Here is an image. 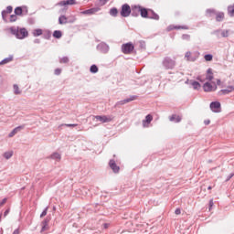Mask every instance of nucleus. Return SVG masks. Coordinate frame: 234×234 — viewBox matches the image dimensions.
<instances>
[{"mask_svg":"<svg viewBox=\"0 0 234 234\" xmlns=\"http://www.w3.org/2000/svg\"><path fill=\"white\" fill-rule=\"evenodd\" d=\"M229 29H218L214 32L216 36L221 35V37H229Z\"/></svg>","mask_w":234,"mask_h":234,"instance_id":"f8f14e48","label":"nucleus"},{"mask_svg":"<svg viewBox=\"0 0 234 234\" xmlns=\"http://www.w3.org/2000/svg\"><path fill=\"white\" fill-rule=\"evenodd\" d=\"M4 204H6V198H4V199L0 202V206H3Z\"/></svg>","mask_w":234,"mask_h":234,"instance_id":"6e6d98bb","label":"nucleus"},{"mask_svg":"<svg viewBox=\"0 0 234 234\" xmlns=\"http://www.w3.org/2000/svg\"><path fill=\"white\" fill-rule=\"evenodd\" d=\"M170 122H175V123H180L182 122V117L180 115L174 114L169 117Z\"/></svg>","mask_w":234,"mask_h":234,"instance_id":"4be33fe9","label":"nucleus"},{"mask_svg":"<svg viewBox=\"0 0 234 234\" xmlns=\"http://www.w3.org/2000/svg\"><path fill=\"white\" fill-rule=\"evenodd\" d=\"M131 12H132L131 6L125 4L122 6L121 16L122 17H129V16H131Z\"/></svg>","mask_w":234,"mask_h":234,"instance_id":"1a4fd4ad","label":"nucleus"},{"mask_svg":"<svg viewBox=\"0 0 234 234\" xmlns=\"http://www.w3.org/2000/svg\"><path fill=\"white\" fill-rule=\"evenodd\" d=\"M68 5H76V0H63L56 4V6H67Z\"/></svg>","mask_w":234,"mask_h":234,"instance_id":"4468645a","label":"nucleus"},{"mask_svg":"<svg viewBox=\"0 0 234 234\" xmlns=\"http://www.w3.org/2000/svg\"><path fill=\"white\" fill-rule=\"evenodd\" d=\"M153 122V115L148 114L145 116V120L143 121V127H149V124Z\"/></svg>","mask_w":234,"mask_h":234,"instance_id":"a211bd4d","label":"nucleus"},{"mask_svg":"<svg viewBox=\"0 0 234 234\" xmlns=\"http://www.w3.org/2000/svg\"><path fill=\"white\" fill-rule=\"evenodd\" d=\"M63 125L65 127H77L78 126V124H61V125L58 126V128L63 127Z\"/></svg>","mask_w":234,"mask_h":234,"instance_id":"a18cd8bd","label":"nucleus"},{"mask_svg":"<svg viewBox=\"0 0 234 234\" xmlns=\"http://www.w3.org/2000/svg\"><path fill=\"white\" fill-rule=\"evenodd\" d=\"M221 83H222V81L219 79H218L217 80V85H220Z\"/></svg>","mask_w":234,"mask_h":234,"instance_id":"bf43d9fd","label":"nucleus"},{"mask_svg":"<svg viewBox=\"0 0 234 234\" xmlns=\"http://www.w3.org/2000/svg\"><path fill=\"white\" fill-rule=\"evenodd\" d=\"M23 15V8L20 6L15 8V16H22Z\"/></svg>","mask_w":234,"mask_h":234,"instance_id":"f704fd0d","label":"nucleus"},{"mask_svg":"<svg viewBox=\"0 0 234 234\" xmlns=\"http://www.w3.org/2000/svg\"><path fill=\"white\" fill-rule=\"evenodd\" d=\"M193 81V80H186L185 81L186 85H190L191 86V82Z\"/></svg>","mask_w":234,"mask_h":234,"instance_id":"09e8293b","label":"nucleus"},{"mask_svg":"<svg viewBox=\"0 0 234 234\" xmlns=\"http://www.w3.org/2000/svg\"><path fill=\"white\" fill-rule=\"evenodd\" d=\"M0 222H1V215H0Z\"/></svg>","mask_w":234,"mask_h":234,"instance_id":"69168bd1","label":"nucleus"},{"mask_svg":"<svg viewBox=\"0 0 234 234\" xmlns=\"http://www.w3.org/2000/svg\"><path fill=\"white\" fill-rule=\"evenodd\" d=\"M13 89L15 94H21V91L19 90V86H17V84H14Z\"/></svg>","mask_w":234,"mask_h":234,"instance_id":"4c0bfd02","label":"nucleus"},{"mask_svg":"<svg viewBox=\"0 0 234 234\" xmlns=\"http://www.w3.org/2000/svg\"><path fill=\"white\" fill-rule=\"evenodd\" d=\"M228 12H229V16H230V17L234 16V5H229L228 7Z\"/></svg>","mask_w":234,"mask_h":234,"instance_id":"72a5a7b5","label":"nucleus"},{"mask_svg":"<svg viewBox=\"0 0 234 234\" xmlns=\"http://www.w3.org/2000/svg\"><path fill=\"white\" fill-rule=\"evenodd\" d=\"M107 1H109V0H100V3H102L103 5H105V3H107Z\"/></svg>","mask_w":234,"mask_h":234,"instance_id":"052dcab7","label":"nucleus"},{"mask_svg":"<svg viewBox=\"0 0 234 234\" xmlns=\"http://www.w3.org/2000/svg\"><path fill=\"white\" fill-rule=\"evenodd\" d=\"M59 63H69V58L63 57L59 59Z\"/></svg>","mask_w":234,"mask_h":234,"instance_id":"79ce46f5","label":"nucleus"},{"mask_svg":"<svg viewBox=\"0 0 234 234\" xmlns=\"http://www.w3.org/2000/svg\"><path fill=\"white\" fill-rule=\"evenodd\" d=\"M140 15H141L142 17L148 18L149 10L147 11L145 8L141 7V13H140Z\"/></svg>","mask_w":234,"mask_h":234,"instance_id":"cd10ccee","label":"nucleus"},{"mask_svg":"<svg viewBox=\"0 0 234 234\" xmlns=\"http://www.w3.org/2000/svg\"><path fill=\"white\" fill-rule=\"evenodd\" d=\"M175 213H176V215H180V213H182V211L180 210V208H176Z\"/></svg>","mask_w":234,"mask_h":234,"instance_id":"603ef678","label":"nucleus"},{"mask_svg":"<svg viewBox=\"0 0 234 234\" xmlns=\"http://www.w3.org/2000/svg\"><path fill=\"white\" fill-rule=\"evenodd\" d=\"M233 176H234V174L232 173V174H229V176L227 177V182L229 181V180H231V178H233Z\"/></svg>","mask_w":234,"mask_h":234,"instance_id":"8fccbe9b","label":"nucleus"},{"mask_svg":"<svg viewBox=\"0 0 234 234\" xmlns=\"http://www.w3.org/2000/svg\"><path fill=\"white\" fill-rule=\"evenodd\" d=\"M213 70L211 69H208L207 70L206 80L207 81H213Z\"/></svg>","mask_w":234,"mask_h":234,"instance_id":"5701e85b","label":"nucleus"},{"mask_svg":"<svg viewBox=\"0 0 234 234\" xmlns=\"http://www.w3.org/2000/svg\"><path fill=\"white\" fill-rule=\"evenodd\" d=\"M97 50L99 52H101V54H107L109 52V50H111V48L109 47V45L105 42H101L98 46H97Z\"/></svg>","mask_w":234,"mask_h":234,"instance_id":"6e6552de","label":"nucleus"},{"mask_svg":"<svg viewBox=\"0 0 234 234\" xmlns=\"http://www.w3.org/2000/svg\"><path fill=\"white\" fill-rule=\"evenodd\" d=\"M104 227L107 228V224H104Z\"/></svg>","mask_w":234,"mask_h":234,"instance_id":"e2e57ef3","label":"nucleus"},{"mask_svg":"<svg viewBox=\"0 0 234 234\" xmlns=\"http://www.w3.org/2000/svg\"><path fill=\"white\" fill-rule=\"evenodd\" d=\"M90 72H91V74H96L98 72V66L96 65H91L90 68Z\"/></svg>","mask_w":234,"mask_h":234,"instance_id":"c9c22d12","label":"nucleus"},{"mask_svg":"<svg viewBox=\"0 0 234 234\" xmlns=\"http://www.w3.org/2000/svg\"><path fill=\"white\" fill-rule=\"evenodd\" d=\"M134 100H136V96H131L128 99L117 101L115 103V107H120V105H125V103H130V101H134Z\"/></svg>","mask_w":234,"mask_h":234,"instance_id":"9b49d317","label":"nucleus"},{"mask_svg":"<svg viewBox=\"0 0 234 234\" xmlns=\"http://www.w3.org/2000/svg\"><path fill=\"white\" fill-rule=\"evenodd\" d=\"M83 190H84V195H87V189L83 188Z\"/></svg>","mask_w":234,"mask_h":234,"instance_id":"680f3d73","label":"nucleus"},{"mask_svg":"<svg viewBox=\"0 0 234 234\" xmlns=\"http://www.w3.org/2000/svg\"><path fill=\"white\" fill-rule=\"evenodd\" d=\"M174 28H176V30H179V28H184L185 30H187V27H175V26H169L167 27L168 32L171 30H174Z\"/></svg>","mask_w":234,"mask_h":234,"instance_id":"7c9ffc66","label":"nucleus"},{"mask_svg":"<svg viewBox=\"0 0 234 234\" xmlns=\"http://www.w3.org/2000/svg\"><path fill=\"white\" fill-rule=\"evenodd\" d=\"M233 90H234V86H233Z\"/></svg>","mask_w":234,"mask_h":234,"instance_id":"338daca9","label":"nucleus"},{"mask_svg":"<svg viewBox=\"0 0 234 234\" xmlns=\"http://www.w3.org/2000/svg\"><path fill=\"white\" fill-rule=\"evenodd\" d=\"M133 50H134V45H133V43H131V42L123 44L122 46V54H131V52H133Z\"/></svg>","mask_w":234,"mask_h":234,"instance_id":"0eeeda50","label":"nucleus"},{"mask_svg":"<svg viewBox=\"0 0 234 234\" xmlns=\"http://www.w3.org/2000/svg\"><path fill=\"white\" fill-rule=\"evenodd\" d=\"M55 74H56V76H59V74H61V69H56Z\"/></svg>","mask_w":234,"mask_h":234,"instance_id":"49530a36","label":"nucleus"},{"mask_svg":"<svg viewBox=\"0 0 234 234\" xmlns=\"http://www.w3.org/2000/svg\"><path fill=\"white\" fill-rule=\"evenodd\" d=\"M114 117L112 115H96L94 116V119L97 122H101V123H109L110 122H112Z\"/></svg>","mask_w":234,"mask_h":234,"instance_id":"20e7f679","label":"nucleus"},{"mask_svg":"<svg viewBox=\"0 0 234 234\" xmlns=\"http://www.w3.org/2000/svg\"><path fill=\"white\" fill-rule=\"evenodd\" d=\"M175 65H176V62H175V60H173L169 57L165 58L163 60V66L165 67V69H175Z\"/></svg>","mask_w":234,"mask_h":234,"instance_id":"39448f33","label":"nucleus"},{"mask_svg":"<svg viewBox=\"0 0 234 234\" xmlns=\"http://www.w3.org/2000/svg\"><path fill=\"white\" fill-rule=\"evenodd\" d=\"M74 21H76V16H70L69 20L65 15H61L58 17V25H67V23H74Z\"/></svg>","mask_w":234,"mask_h":234,"instance_id":"423d86ee","label":"nucleus"},{"mask_svg":"<svg viewBox=\"0 0 234 234\" xmlns=\"http://www.w3.org/2000/svg\"><path fill=\"white\" fill-rule=\"evenodd\" d=\"M233 90V86H228L226 89L220 90L218 91L219 96H226L228 94H230V92Z\"/></svg>","mask_w":234,"mask_h":234,"instance_id":"2eb2a0df","label":"nucleus"},{"mask_svg":"<svg viewBox=\"0 0 234 234\" xmlns=\"http://www.w3.org/2000/svg\"><path fill=\"white\" fill-rule=\"evenodd\" d=\"M204 59L207 61H213V55L211 54H207L204 56Z\"/></svg>","mask_w":234,"mask_h":234,"instance_id":"ea45409f","label":"nucleus"},{"mask_svg":"<svg viewBox=\"0 0 234 234\" xmlns=\"http://www.w3.org/2000/svg\"><path fill=\"white\" fill-rule=\"evenodd\" d=\"M218 87L215 82H209L207 81L203 84V90L205 92H215L217 90Z\"/></svg>","mask_w":234,"mask_h":234,"instance_id":"7ed1b4c3","label":"nucleus"},{"mask_svg":"<svg viewBox=\"0 0 234 234\" xmlns=\"http://www.w3.org/2000/svg\"><path fill=\"white\" fill-rule=\"evenodd\" d=\"M148 19H155V21H158V19H160V16H158V14L154 13V11L149 9Z\"/></svg>","mask_w":234,"mask_h":234,"instance_id":"412c9836","label":"nucleus"},{"mask_svg":"<svg viewBox=\"0 0 234 234\" xmlns=\"http://www.w3.org/2000/svg\"><path fill=\"white\" fill-rule=\"evenodd\" d=\"M23 129H25V125H21V126H17L9 134V138H14V136H16V134H17V133H19V131H23Z\"/></svg>","mask_w":234,"mask_h":234,"instance_id":"f3484780","label":"nucleus"},{"mask_svg":"<svg viewBox=\"0 0 234 234\" xmlns=\"http://www.w3.org/2000/svg\"><path fill=\"white\" fill-rule=\"evenodd\" d=\"M19 233H21V229H15L13 232V234H19Z\"/></svg>","mask_w":234,"mask_h":234,"instance_id":"3c124183","label":"nucleus"},{"mask_svg":"<svg viewBox=\"0 0 234 234\" xmlns=\"http://www.w3.org/2000/svg\"><path fill=\"white\" fill-rule=\"evenodd\" d=\"M34 43L39 44V43H41V41L38 38H37V39L34 40Z\"/></svg>","mask_w":234,"mask_h":234,"instance_id":"13d9d810","label":"nucleus"},{"mask_svg":"<svg viewBox=\"0 0 234 234\" xmlns=\"http://www.w3.org/2000/svg\"><path fill=\"white\" fill-rule=\"evenodd\" d=\"M96 12H100V7L90 8L85 11H82L80 14L83 16H92V14H96Z\"/></svg>","mask_w":234,"mask_h":234,"instance_id":"ddd939ff","label":"nucleus"},{"mask_svg":"<svg viewBox=\"0 0 234 234\" xmlns=\"http://www.w3.org/2000/svg\"><path fill=\"white\" fill-rule=\"evenodd\" d=\"M32 35L34 36V37H37L39 36H42L43 35V29H34L33 32H32Z\"/></svg>","mask_w":234,"mask_h":234,"instance_id":"a878e982","label":"nucleus"},{"mask_svg":"<svg viewBox=\"0 0 234 234\" xmlns=\"http://www.w3.org/2000/svg\"><path fill=\"white\" fill-rule=\"evenodd\" d=\"M208 189H211V186H208Z\"/></svg>","mask_w":234,"mask_h":234,"instance_id":"0e129e2a","label":"nucleus"},{"mask_svg":"<svg viewBox=\"0 0 234 234\" xmlns=\"http://www.w3.org/2000/svg\"><path fill=\"white\" fill-rule=\"evenodd\" d=\"M10 23H15V21H17V16L16 15H11L9 17Z\"/></svg>","mask_w":234,"mask_h":234,"instance_id":"a19ab883","label":"nucleus"},{"mask_svg":"<svg viewBox=\"0 0 234 234\" xmlns=\"http://www.w3.org/2000/svg\"><path fill=\"white\" fill-rule=\"evenodd\" d=\"M110 15H111V16H113V17H115V16H118V9H116V8H112V9L110 10Z\"/></svg>","mask_w":234,"mask_h":234,"instance_id":"58836bf2","label":"nucleus"},{"mask_svg":"<svg viewBox=\"0 0 234 234\" xmlns=\"http://www.w3.org/2000/svg\"><path fill=\"white\" fill-rule=\"evenodd\" d=\"M13 10H14V8L12 7V5H8L6 7V10L2 11V17H3L4 21H6V15L12 14Z\"/></svg>","mask_w":234,"mask_h":234,"instance_id":"aec40b11","label":"nucleus"},{"mask_svg":"<svg viewBox=\"0 0 234 234\" xmlns=\"http://www.w3.org/2000/svg\"><path fill=\"white\" fill-rule=\"evenodd\" d=\"M51 159L59 161L61 160V154H59V153H54L51 154Z\"/></svg>","mask_w":234,"mask_h":234,"instance_id":"2f4dec72","label":"nucleus"},{"mask_svg":"<svg viewBox=\"0 0 234 234\" xmlns=\"http://www.w3.org/2000/svg\"><path fill=\"white\" fill-rule=\"evenodd\" d=\"M182 39H185L186 41H189V39H191V36L185 34L182 36Z\"/></svg>","mask_w":234,"mask_h":234,"instance_id":"c03bdc74","label":"nucleus"},{"mask_svg":"<svg viewBox=\"0 0 234 234\" xmlns=\"http://www.w3.org/2000/svg\"><path fill=\"white\" fill-rule=\"evenodd\" d=\"M63 36V33L60 30H55L53 32V37L56 39H60V37Z\"/></svg>","mask_w":234,"mask_h":234,"instance_id":"c85d7f7f","label":"nucleus"},{"mask_svg":"<svg viewBox=\"0 0 234 234\" xmlns=\"http://www.w3.org/2000/svg\"><path fill=\"white\" fill-rule=\"evenodd\" d=\"M215 205V203L213 202V199L209 200V211H211V207H213V206Z\"/></svg>","mask_w":234,"mask_h":234,"instance_id":"de8ad7c7","label":"nucleus"},{"mask_svg":"<svg viewBox=\"0 0 234 234\" xmlns=\"http://www.w3.org/2000/svg\"><path fill=\"white\" fill-rule=\"evenodd\" d=\"M48 218H46L43 222H42V229L41 231H46L47 228L48 227Z\"/></svg>","mask_w":234,"mask_h":234,"instance_id":"473e14b6","label":"nucleus"},{"mask_svg":"<svg viewBox=\"0 0 234 234\" xmlns=\"http://www.w3.org/2000/svg\"><path fill=\"white\" fill-rule=\"evenodd\" d=\"M11 34L16 37V39H25V37H28V31L27 28H19L16 27H12L9 28Z\"/></svg>","mask_w":234,"mask_h":234,"instance_id":"f257e3e1","label":"nucleus"},{"mask_svg":"<svg viewBox=\"0 0 234 234\" xmlns=\"http://www.w3.org/2000/svg\"><path fill=\"white\" fill-rule=\"evenodd\" d=\"M109 165L113 173H120V166L116 165V162L114 160H110Z\"/></svg>","mask_w":234,"mask_h":234,"instance_id":"6ab92c4d","label":"nucleus"},{"mask_svg":"<svg viewBox=\"0 0 234 234\" xmlns=\"http://www.w3.org/2000/svg\"><path fill=\"white\" fill-rule=\"evenodd\" d=\"M197 81H201V83H203L204 80H202L201 76L197 77Z\"/></svg>","mask_w":234,"mask_h":234,"instance_id":"864d4df0","label":"nucleus"},{"mask_svg":"<svg viewBox=\"0 0 234 234\" xmlns=\"http://www.w3.org/2000/svg\"><path fill=\"white\" fill-rule=\"evenodd\" d=\"M190 87H192L194 89V90H198L200 89V84L198 83V81L197 80H192Z\"/></svg>","mask_w":234,"mask_h":234,"instance_id":"393cba45","label":"nucleus"},{"mask_svg":"<svg viewBox=\"0 0 234 234\" xmlns=\"http://www.w3.org/2000/svg\"><path fill=\"white\" fill-rule=\"evenodd\" d=\"M198 58H200V52L198 51H195V52L187 51L185 54L186 61H190L191 63H194V61H197Z\"/></svg>","mask_w":234,"mask_h":234,"instance_id":"f03ea898","label":"nucleus"},{"mask_svg":"<svg viewBox=\"0 0 234 234\" xmlns=\"http://www.w3.org/2000/svg\"><path fill=\"white\" fill-rule=\"evenodd\" d=\"M10 213V209H6L4 213V217H6Z\"/></svg>","mask_w":234,"mask_h":234,"instance_id":"4d7b16f0","label":"nucleus"},{"mask_svg":"<svg viewBox=\"0 0 234 234\" xmlns=\"http://www.w3.org/2000/svg\"><path fill=\"white\" fill-rule=\"evenodd\" d=\"M3 156L5 158V160H10V158L14 156V151H7L4 153Z\"/></svg>","mask_w":234,"mask_h":234,"instance_id":"bb28decb","label":"nucleus"},{"mask_svg":"<svg viewBox=\"0 0 234 234\" xmlns=\"http://www.w3.org/2000/svg\"><path fill=\"white\" fill-rule=\"evenodd\" d=\"M210 111H212V112H220V111H221L220 102H218V101L211 102L210 103Z\"/></svg>","mask_w":234,"mask_h":234,"instance_id":"9d476101","label":"nucleus"},{"mask_svg":"<svg viewBox=\"0 0 234 234\" xmlns=\"http://www.w3.org/2000/svg\"><path fill=\"white\" fill-rule=\"evenodd\" d=\"M224 20V13L219 12L216 14V21H223Z\"/></svg>","mask_w":234,"mask_h":234,"instance_id":"c756f323","label":"nucleus"},{"mask_svg":"<svg viewBox=\"0 0 234 234\" xmlns=\"http://www.w3.org/2000/svg\"><path fill=\"white\" fill-rule=\"evenodd\" d=\"M204 123H205V125H209V123H211V121H209V120H205V121H204Z\"/></svg>","mask_w":234,"mask_h":234,"instance_id":"5fc2aeb1","label":"nucleus"},{"mask_svg":"<svg viewBox=\"0 0 234 234\" xmlns=\"http://www.w3.org/2000/svg\"><path fill=\"white\" fill-rule=\"evenodd\" d=\"M215 9H207V17H211V16H215Z\"/></svg>","mask_w":234,"mask_h":234,"instance_id":"e433bc0d","label":"nucleus"},{"mask_svg":"<svg viewBox=\"0 0 234 234\" xmlns=\"http://www.w3.org/2000/svg\"><path fill=\"white\" fill-rule=\"evenodd\" d=\"M141 12H142V6L140 5L132 6V16H133V17H137V16H139Z\"/></svg>","mask_w":234,"mask_h":234,"instance_id":"dca6fc26","label":"nucleus"},{"mask_svg":"<svg viewBox=\"0 0 234 234\" xmlns=\"http://www.w3.org/2000/svg\"><path fill=\"white\" fill-rule=\"evenodd\" d=\"M11 61H14V56L13 55H10L8 58H4L0 62V65H6L7 63H10Z\"/></svg>","mask_w":234,"mask_h":234,"instance_id":"b1692460","label":"nucleus"},{"mask_svg":"<svg viewBox=\"0 0 234 234\" xmlns=\"http://www.w3.org/2000/svg\"><path fill=\"white\" fill-rule=\"evenodd\" d=\"M47 211H48V207H47L40 215V218L47 217Z\"/></svg>","mask_w":234,"mask_h":234,"instance_id":"37998d69","label":"nucleus"}]
</instances>
